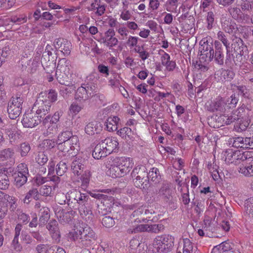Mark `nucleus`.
Segmentation results:
<instances>
[{
	"instance_id": "f257e3e1",
	"label": "nucleus",
	"mask_w": 253,
	"mask_h": 253,
	"mask_svg": "<svg viewBox=\"0 0 253 253\" xmlns=\"http://www.w3.org/2000/svg\"><path fill=\"white\" fill-rule=\"evenodd\" d=\"M65 196L70 209L78 210L81 217L85 221L89 222L92 220L93 217L92 205L88 195L77 190H72L67 192Z\"/></svg>"
},
{
	"instance_id": "f03ea898",
	"label": "nucleus",
	"mask_w": 253,
	"mask_h": 253,
	"mask_svg": "<svg viewBox=\"0 0 253 253\" xmlns=\"http://www.w3.org/2000/svg\"><path fill=\"white\" fill-rule=\"evenodd\" d=\"M70 238L82 248L90 246L96 239L95 234L92 229L83 223L79 228H77L74 232L70 233Z\"/></svg>"
},
{
	"instance_id": "7ed1b4c3",
	"label": "nucleus",
	"mask_w": 253,
	"mask_h": 253,
	"mask_svg": "<svg viewBox=\"0 0 253 253\" xmlns=\"http://www.w3.org/2000/svg\"><path fill=\"white\" fill-rule=\"evenodd\" d=\"M70 238L82 248L90 246L96 239L95 234L92 229L83 223L79 228H77L74 232L70 233Z\"/></svg>"
},
{
	"instance_id": "20e7f679",
	"label": "nucleus",
	"mask_w": 253,
	"mask_h": 253,
	"mask_svg": "<svg viewBox=\"0 0 253 253\" xmlns=\"http://www.w3.org/2000/svg\"><path fill=\"white\" fill-rule=\"evenodd\" d=\"M131 175L134 185L142 190H146L149 186L148 172L143 166H137L132 170Z\"/></svg>"
},
{
	"instance_id": "39448f33",
	"label": "nucleus",
	"mask_w": 253,
	"mask_h": 253,
	"mask_svg": "<svg viewBox=\"0 0 253 253\" xmlns=\"http://www.w3.org/2000/svg\"><path fill=\"white\" fill-rule=\"evenodd\" d=\"M50 108V101L47 98H44V95L41 93L35 102L32 111H35L41 119L42 116L45 117L49 112Z\"/></svg>"
},
{
	"instance_id": "423d86ee",
	"label": "nucleus",
	"mask_w": 253,
	"mask_h": 253,
	"mask_svg": "<svg viewBox=\"0 0 253 253\" xmlns=\"http://www.w3.org/2000/svg\"><path fill=\"white\" fill-rule=\"evenodd\" d=\"M96 87L93 83H86L79 87L75 94V99L78 100H86L95 94Z\"/></svg>"
},
{
	"instance_id": "0eeeda50",
	"label": "nucleus",
	"mask_w": 253,
	"mask_h": 253,
	"mask_svg": "<svg viewBox=\"0 0 253 253\" xmlns=\"http://www.w3.org/2000/svg\"><path fill=\"white\" fill-rule=\"evenodd\" d=\"M23 98L20 96L12 97L7 106V112L9 117L12 120L16 119L21 113Z\"/></svg>"
},
{
	"instance_id": "6e6552de",
	"label": "nucleus",
	"mask_w": 253,
	"mask_h": 253,
	"mask_svg": "<svg viewBox=\"0 0 253 253\" xmlns=\"http://www.w3.org/2000/svg\"><path fill=\"white\" fill-rule=\"evenodd\" d=\"M58 149L63 152L65 155L72 154L75 150L78 151L79 147V140L78 137H73L69 141L57 142Z\"/></svg>"
},
{
	"instance_id": "1a4fd4ad",
	"label": "nucleus",
	"mask_w": 253,
	"mask_h": 253,
	"mask_svg": "<svg viewBox=\"0 0 253 253\" xmlns=\"http://www.w3.org/2000/svg\"><path fill=\"white\" fill-rule=\"evenodd\" d=\"M245 154L247 158L245 160H242L244 163L239 168L238 171L245 176H253V156L251 152H246Z\"/></svg>"
},
{
	"instance_id": "9d476101",
	"label": "nucleus",
	"mask_w": 253,
	"mask_h": 253,
	"mask_svg": "<svg viewBox=\"0 0 253 253\" xmlns=\"http://www.w3.org/2000/svg\"><path fill=\"white\" fill-rule=\"evenodd\" d=\"M215 51L214 54V61L216 64L220 65H225L227 67V50H226V55H224V50L221 43L218 41L214 42Z\"/></svg>"
},
{
	"instance_id": "9b49d317",
	"label": "nucleus",
	"mask_w": 253,
	"mask_h": 253,
	"mask_svg": "<svg viewBox=\"0 0 253 253\" xmlns=\"http://www.w3.org/2000/svg\"><path fill=\"white\" fill-rule=\"evenodd\" d=\"M173 238L169 235H165L161 237L155 245V248L158 252L167 253L173 246Z\"/></svg>"
},
{
	"instance_id": "f8f14e48",
	"label": "nucleus",
	"mask_w": 253,
	"mask_h": 253,
	"mask_svg": "<svg viewBox=\"0 0 253 253\" xmlns=\"http://www.w3.org/2000/svg\"><path fill=\"white\" fill-rule=\"evenodd\" d=\"M42 122L39 116L33 113L25 114L21 121L24 127L32 128L39 125Z\"/></svg>"
},
{
	"instance_id": "ddd939ff",
	"label": "nucleus",
	"mask_w": 253,
	"mask_h": 253,
	"mask_svg": "<svg viewBox=\"0 0 253 253\" xmlns=\"http://www.w3.org/2000/svg\"><path fill=\"white\" fill-rule=\"evenodd\" d=\"M248 52H235L234 55L229 49L227 51V67L232 68L234 65L240 66L242 64L243 60V56L244 54Z\"/></svg>"
},
{
	"instance_id": "4468645a",
	"label": "nucleus",
	"mask_w": 253,
	"mask_h": 253,
	"mask_svg": "<svg viewBox=\"0 0 253 253\" xmlns=\"http://www.w3.org/2000/svg\"><path fill=\"white\" fill-rule=\"evenodd\" d=\"M232 146L236 148L253 149V137L233 138Z\"/></svg>"
},
{
	"instance_id": "2eb2a0df",
	"label": "nucleus",
	"mask_w": 253,
	"mask_h": 253,
	"mask_svg": "<svg viewBox=\"0 0 253 253\" xmlns=\"http://www.w3.org/2000/svg\"><path fill=\"white\" fill-rule=\"evenodd\" d=\"M100 142L108 155L112 152H116L119 149V143L118 139L115 137H107Z\"/></svg>"
},
{
	"instance_id": "dca6fc26",
	"label": "nucleus",
	"mask_w": 253,
	"mask_h": 253,
	"mask_svg": "<svg viewBox=\"0 0 253 253\" xmlns=\"http://www.w3.org/2000/svg\"><path fill=\"white\" fill-rule=\"evenodd\" d=\"M159 194L163 196L164 201L169 205L174 204L175 200L173 197V192L168 183H164L159 190Z\"/></svg>"
},
{
	"instance_id": "f3484780",
	"label": "nucleus",
	"mask_w": 253,
	"mask_h": 253,
	"mask_svg": "<svg viewBox=\"0 0 253 253\" xmlns=\"http://www.w3.org/2000/svg\"><path fill=\"white\" fill-rule=\"evenodd\" d=\"M227 103L225 99L222 97H218L213 101L207 106L208 110L211 112L219 111L224 112L226 110Z\"/></svg>"
},
{
	"instance_id": "a211bd4d",
	"label": "nucleus",
	"mask_w": 253,
	"mask_h": 253,
	"mask_svg": "<svg viewBox=\"0 0 253 253\" xmlns=\"http://www.w3.org/2000/svg\"><path fill=\"white\" fill-rule=\"evenodd\" d=\"M116 164L118 165L122 170V174H126L132 169L133 163L129 158L120 157L116 159Z\"/></svg>"
},
{
	"instance_id": "6ab92c4d",
	"label": "nucleus",
	"mask_w": 253,
	"mask_h": 253,
	"mask_svg": "<svg viewBox=\"0 0 253 253\" xmlns=\"http://www.w3.org/2000/svg\"><path fill=\"white\" fill-rule=\"evenodd\" d=\"M231 41V47L234 52H248L247 46L240 38L233 36Z\"/></svg>"
},
{
	"instance_id": "aec40b11",
	"label": "nucleus",
	"mask_w": 253,
	"mask_h": 253,
	"mask_svg": "<svg viewBox=\"0 0 253 253\" xmlns=\"http://www.w3.org/2000/svg\"><path fill=\"white\" fill-rule=\"evenodd\" d=\"M65 128L63 130L58 136L57 141L58 142L60 141H69L73 137H78L77 135H73L71 130V121H67L65 122Z\"/></svg>"
},
{
	"instance_id": "412c9836",
	"label": "nucleus",
	"mask_w": 253,
	"mask_h": 253,
	"mask_svg": "<svg viewBox=\"0 0 253 253\" xmlns=\"http://www.w3.org/2000/svg\"><path fill=\"white\" fill-rule=\"evenodd\" d=\"M55 47L58 48L65 55H68L70 53L71 43L67 40L62 38L56 39L54 42Z\"/></svg>"
},
{
	"instance_id": "4be33fe9",
	"label": "nucleus",
	"mask_w": 253,
	"mask_h": 253,
	"mask_svg": "<svg viewBox=\"0 0 253 253\" xmlns=\"http://www.w3.org/2000/svg\"><path fill=\"white\" fill-rule=\"evenodd\" d=\"M46 228L49 231L53 239L59 241L60 234L58 222L55 219H51L46 225Z\"/></svg>"
},
{
	"instance_id": "5701e85b",
	"label": "nucleus",
	"mask_w": 253,
	"mask_h": 253,
	"mask_svg": "<svg viewBox=\"0 0 253 253\" xmlns=\"http://www.w3.org/2000/svg\"><path fill=\"white\" fill-rule=\"evenodd\" d=\"M102 127L100 124L96 121L88 123L84 128L86 133L90 135L98 134L100 133Z\"/></svg>"
},
{
	"instance_id": "b1692460",
	"label": "nucleus",
	"mask_w": 253,
	"mask_h": 253,
	"mask_svg": "<svg viewBox=\"0 0 253 253\" xmlns=\"http://www.w3.org/2000/svg\"><path fill=\"white\" fill-rule=\"evenodd\" d=\"M120 119L117 116L109 117L105 122L107 130L109 131H114L117 130Z\"/></svg>"
},
{
	"instance_id": "393cba45",
	"label": "nucleus",
	"mask_w": 253,
	"mask_h": 253,
	"mask_svg": "<svg viewBox=\"0 0 253 253\" xmlns=\"http://www.w3.org/2000/svg\"><path fill=\"white\" fill-rule=\"evenodd\" d=\"M201 53H204L207 51H213V41L210 37H206L202 40L200 42Z\"/></svg>"
},
{
	"instance_id": "a878e982",
	"label": "nucleus",
	"mask_w": 253,
	"mask_h": 253,
	"mask_svg": "<svg viewBox=\"0 0 253 253\" xmlns=\"http://www.w3.org/2000/svg\"><path fill=\"white\" fill-rule=\"evenodd\" d=\"M38 215L39 216V226H42L45 225L50 218L49 209L45 207L40 209Z\"/></svg>"
},
{
	"instance_id": "bb28decb",
	"label": "nucleus",
	"mask_w": 253,
	"mask_h": 253,
	"mask_svg": "<svg viewBox=\"0 0 253 253\" xmlns=\"http://www.w3.org/2000/svg\"><path fill=\"white\" fill-rule=\"evenodd\" d=\"M82 159L76 158L71 164V170L75 175H80L83 171L84 165L82 164Z\"/></svg>"
},
{
	"instance_id": "cd10ccee",
	"label": "nucleus",
	"mask_w": 253,
	"mask_h": 253,
	"mask_svg": "<svg viewBox=\"0 0 253 253\" xmlns=\"http://www.w3.org/2000/svg\"><path fill=\"white\" fill-rule=\"evenodd\" d=\"M108 155V153H107L106 151L105 150V148L101 144V142L96 145L92 154L93 157L97 160L101 159L102 157H105Z\"/></svg>"
},
{
	"instance_id": "c85d7f7f",
	"label": "nucleus",
	"mask_w": 253,
	"mask_h": 253,
	"mask_svg": "<svg viewBox=\"0 0 253 253\" xmlns=\"http://www.w3.org/2000/svg\"><path fill=\"white\" fill-rule=\"evenodd\" d=\"M46 57L48 56L42 58L41 63L47 74H52L54 71L56 63L53 60H47Z\"/></svg>"
},
{
	"instance_id": "c756f323",
	"label": "nucleus",
	"mask_w": 253,
	"mask_h": 253,
	"mask_svg": "<svg viewBox=\"0 0 253 253\" xmlns=\"http://www.w3.org/2000/svg\"><path fill=\"white\" fill-rule=\"evenodd\" d=\"M70 61L66 58L60 59L58 62L56 71L70 73Z\"/></svg>"
},
{
	"instance_id": "7c9ffc66",
	"label": "nucleus",
	"mask_w": 253,
	"mask_h": 253,
	"mask_svg": "<svg viewBox=\"0 0 253 253\" xmlns=\"http://www.w3.org/2000/svg\"><path fill=\"white\" fill-rule=\"evenodd\" d=\"M239 116L240 119L237 121L234 128L237 132H242L247 129L250 125V122L248 120L241 118V115Z\"/></svg>"
},
{
	"instance_id": "2f4dec72",
	"label": "nucleus",
	"mask_w": 253,
	"mask_h": 253,
	"mask_svg": "<svg viewBox=\"0 0 253 253\" xmlns=\"http://www.w3.org/2000/svg\"><path fill=\"white\" fill-rule=\"evenodd\" d=\"M70 73H65L60 71H56V77L58 82L61 84L65 85H69L71 84V82L69 80V76Z\"/></svg>"
},
{
	"instance_id": "473e14b6",
	"label": "nucleus",
	"mask_w": 253,
	"mask_h": 253,
	"mask_svg": "<svg viewBox=\"0 0 253 253\" xmlns=\"http://www.w3.org/2000/svg\"><path fill=\"white\" fill-rule=\"evenodd\" d=\"M227 155L226 159H228L229 160H233V162L234 160H245L247 158V155L245 152L243 153H240V151H234L233 152L232 150H229L226 152Z\"/></svg>"
},
{
	"instance_id": "72a5a7b5",
	"label": "nucleus",
	"mask_w": 253,
	"mask_h": 253,
	"mask_svg": "<svg viewBox=\"0 0 253 253\" xmlns=\"http://www.w3.org/2000/svg\"><path fill=\"white\" fill-rule=\"evenodd\" d=\"M236 3L241 6L243 11L253 12V0H236Z\"/></svg>"
},
{
	"instance_id": "f704fd0d",
	"label": "nucleus",
	"mask_w": 253,
	"mask_h": 253,
	"mask_svg": "<svg viewBox=\"0 0 253 253\" xmlns=\"http://www.w3.org/2000/svg\"><path fill=\"white\" fill-rule=\"evenodd\" d=\"M222 27L223 30L230 34H236L238 31L237 25L234 22L225 20L222 23Z\"/></svg>"
},
{
	"instance_id": "c9c22d12",
	"label": "nucleus",
	"mask_w": 253,
	"mask_h": 253,
	"mask_svg": "<svg viewBox=\"0 0 253 253\" xmlns=\"http://www.w3.org/2000/svg\"><path fill=\"white\" fill-rule=\"evenodd\" d=\"M3 130L5 134L7 136L11 143L15 142L17 139L19 138L20 134L12 130V127L11 126L5 127V129Z\"/></svg>"
},
{
	"instance_id": "e433bc0d",
	"label": "nucleus",
	"mask_w": 253,
	"mask_h": 253,
	"mask_svg": "<svg viewBox=\"0 0 253 253\" xmlns=\"http://www.w3.org/2000/svg\"><path fill=\"white\" fill-rule=\"evenodd\" d=\"M117 133L122 138L126 140L131 139L133 134L131 129L126 126L120 128L117 131Z\"/></svg>"
},
{
	"instance_id": "4c0bfd02",
	"label": "nucleus",
	"mask_w": 253,
	"mask_h": 253,
	"mask_svg": "<svg viewBox=\"0 0 253 253\" xmlns=\"http://www.w3.org/2000/svg\"><path fill=\"white\" fill-rule=\"evenodd\" d=\"M228 11L234 19L239 21L244 20V14L239 8L230 7L228 9Z\"/></svg>"
},
{
	"instance_id": "58836bf2",
	"label": "nucleus",
	"mask_w": 253,
	"mask_h": 253,
	"mask_svg": "<svg viewBox=\"0 0 253 253\" xmlns=\"http://www.w3.org/2000/svg\"><path fill=\"white\" fill-rule=\"evenodd\" d=\"M13 175L14 178L15 184L17 187H21L27 181L28 175L19 173H14Z\"/></svg>"
},
{
	"instance_id": "ea45409f",
	"label": "nucleus",
	"mask_w": 253,
	"mask_h": 253,
	"mask_svg": "<svg viewBox=\"0 0 253 253\" xmlns=\"http://www.w3.org/2000/svg\"><path fill=\"white\" fill-rule=\"evenodd\" d=\"M232 245L233 244L230 243L227 241H225L223 242L220 244L215 246L213 250L214 251L216 250H218L220 253L229 252L230 250H232Z\"/></svg>"
},
{
	"instance_id": "a19ab883",
	"label": "nucleus",
	"mask_w": 253,
	"mask_h": 253,
	"mask_svg": "<svg viewBox=\"0 0 253 253\" xmlns=\"http://www.w3.org/2000/svg\"><path fill=\"white\" fill-rule=\"evenodd\" d=\"M0 153L1 161L13 159L15 154L14 150L10 148L2 150L0 151Z\"/></svg>"
},
{
	"instance_id": "79ce46f5",
	"label": "nucleus",
	"mask_w": 253,
	"mask_h": 253,
	"mask_svg": "<svg viewBox=\"0 0 253 253\" xmlns=\"http://www.w3.org/2000/svg\"><path fill=\"white\" fill-rule=\"evenodd\" d=\"M253 71V65L251 63L245 61L239 66V72L241 74H245Z\"/></svg>"
},
{
	"instance_id": "37998d69",
	"label": "nucleus",
	"mask_w": 253,
	"mask_h": 253,
	"mask_svg": "<svg viewBox=\"0 0 253 253\" xmlns=\"http://www.w3.org/2000/svg\"><path fill=\"white\" fill-rule=\"evenodd\" d=\"M148 180L149 178L151 179L152 181L156 183L159 182L161 179V175L160 174L159 170L157 168H153L148 173Z\"/></svg>"
},
{
	"instance_id": "c03bdc74",
	"label": "nucleus",
	"mask_w": 253,
	"mask_h": 253,
	"mask_svg": "<svg viewBox=\"0 0 253 253\" xmlns=\"http://www.w3.org/2000/svg\"><path fill=\"white\" fill-rule=\"evenodd\" d=\"M31 150L30 144L28 142L21 143L18 148V151L20 152L21 157H26Z\"/></svg>"
},
{
	"instance_id": "a18cd8bd",
	"label": "nucleus",
	"mask_w": 253,
	"mask_h": 253,
	"mask_svg": "<svg viewBox=\"0 0 253 253\" xmlns=\"http://www.w3.org/2000/svg\"><path fill=\"white\" fill-rule=\"evenodd\" d=\"M109 172L112 177H122L125 175L122 174V170L117 164L111 166L109 169Z\"/></svg>"
},
{
	"instance_id": "49530a36",
	"label": "nucleus",
	"mask_w": 253,
	"mask_h": 253,
	"mask_svg": "<svg viewBox=\"0 0 253 253\" xmlns=\"http://www.w3.org/2000/svg\"><path fill=\"white\" fill-rule=\"evenodd\" d=\"M53 248L47 244H39L36 247V253H52Z\"/></svg>"
},
{
	"instance_id": "de8ad7c7",
	"label": "nucleus",
	"mask_w": 253,
	"mask_h": 253,
	"mask_svg": "<svg viewBox=\"0 0 253 253\" xmlns=\"http://www.w3.org/2000/svg\"><path fill=\"white\" fill-rule=\"evenodd\" d=\"M214 51H207L204 53H201L199 57L200 61L203 62L209 63L213 59Z\"/></svg>"
},
{
	"instance_id": "09e8293b",
	"label": "nucleus",
	"mask_w": 253,
	"mask_h": 253,
	"mask_svg": "<svg viewBox=\"0 0 253 253\" xmlns=\"http://www.w3.org/2000/svg\"><path fill=\"white\" fill-rule=\"evenodd\" d=\"M68 169V166L64 161H60L57 165L56 171L59 176L63 175Z\"/></svg>"
},
{
	"instance_id": "8fccbe9b",
	"label": "nucleus",
	"mask_w": 253,
	"mask_h": 253,
	"mask_svg": "<svg viewBox=\"0 0 253 253\" xmlns=\"http://www.w3.org/2000/svg\"><path fill=\"white\" fill-rule=\"evenodd\" d=\"M9 185L8 177L5 173H0V189L5 190Z\"/></svg>"
},
{
	"instance_id": "3c124183",
	"label": "nucleus",
	"mask_w": 253,
	"mask_h": 253,
	"mask_svg": "<svg viewBox=\"0 0 253 253\" xmlns=\"http://www.w3.org/2000/svg\"><path fill=\"white\" fill-rule=\"evenodd\" d=\"M236 87V93L238 95H240L245 98H248L249 97V91L245 85H239L237 86Z\"/></svg>"
},
{
	"instance_id": "603ef678",
	"label": "nucleus",
	"mask_w": 253,
	"mask_h": 253,
	"mask_svg": "<svg viewBox=\"0 0 253 253\" xmlns=\"http://www.w3.org/2000/svg\"><path fill=\"white\" fill-rule=\"evenodd\" d=\"M91 174L90 171H85L84 173L82 175L81 180L82 184L81 187L83 189H85L87 187L90 181V177Z\"/></svg>"
},
{
	"instance_id": "864d4df0",
	"label": "nucleus",
	"mask_w": 253,
	"mask_h": 253,
	"mask_svg": "<svg viewBox=\"0 0 253 253\" xmlns=\"http://www.w3.org/2000/svg\"><path fill=\"white\" fill-rule=\"evenodd\" d=\"M36 162L40 165H43L48 161V157L44 152H39L36 157Z\"/></svg>"
},
{
	"instance_id": "5fc2aeb1",
	"label": "nucleus",
	"mask_w": 253,
	"mask_h": 253,
	"mask_svg": "<svg viewBox=\"0 0 253 253\" xmlns=\"http://www.w3.org/2000/svg\"><path fill=\"white\" fill-rule=\"evenodd\" d=\"M245 207L247 213L251 214L253 218V197L249 198L246 201Z\"/></svg>"
},
{
	"instance_id": "6e6d98bb",
	"label": "nucleus",
	"mask_w": 253,
	"mask_h": 253,
	"mask_svg": "<svg viewBox=\"0 0 253 253\" xmlns=\"http://www.w3.org/2000/svg\"><path fill=\"white\" fill-rule=\"evenodd\" d=\"M238 98L236 97L235 93L232 94L226 101V107L228 108H234L236 107L238 102Z\"/></svg>"
},
{
	"instance_id": "4d7b16f0",
	"label": "nucleus",
	"mask_w": 253,
	"mask_h": 253,
	"mask_svg": "<svg viewBox=\"0 0 253 253\" xmlns=\"http://www.w3.org/2000/svg\"><path fill=\"white\" fill-rule=\"evenodd\" d=\"M164 229V225L161 223L149 225V232L158 233L160 232L163 231Z\"/></svg>"
},
{
	"instance_id": "13d9d810",
	"label": "nucleus",
	"mask_w": 253,
	"mask_h": 253,
	"mask_svg": "<svg viewBox=\"0 0 253 253\" xmlns=\"http://www.w3.org/2000/svg\"><path fill=\"white\" fill-rule=\"evenodd\" d=\"M217 36L218 39L220 41L222 42L223 44L225 46L226 50H227V51L230 48V43L223 32L219 31Z\"/></svg>"
},
{
	"instance_id": "bf43d9fd",
	"label": "nucleus",
	"mask_w": 253,
	"mask_h": 253,
	"mask_svg": "<svg viewBox=\"0 0 253 253\" xmlns=\"http://www.w3.org/2000/svg\"><path fill=\"white\" fill-rule=\"evenodd\" d=\"M39 191L41 196L44 197L51 196L52 188L50 186L43 185L40 187Z\"/></svg>"
},
{
	"instance_id": "052dcab7",
	"label": "nucleus",
	"mask_w": 253,
	"mask_h": 253,
	"mask_svg": "<svg viewBox=\"0 0 253 253\" xmlns=\"http://www.w3.org/2000/svg\"><path fill=\"white\" fill-rule=\"evenodd\" d=\"M183 253H191L193 250L192 243L189 239H183Z\"/></svg>"
},
{
	"instance_id": "680f3d73",
	"label": "nucleus",
	"mask_w": 253,
	"mask_h": 253,
	"mask_svg": "<svg viewBox=\"0 0 253 253\" xmlns=\"http://www.w3.org/2000/svg\"><path fill=\"white\" fill-rule=\"evenodd\" d=\"M102 223L106 227L110 228L115 224V221L113 217L110 216H105L102 219Z\"/></svg>"
},
{
	"instance_id": "e2e57ef3",
	"label": "nucleus",
	"mask_w": 253,
	"mask_h": 253,
	"mask_svg": "<svg viewBox=\"0 0 253 253\" xmlns=\"http://www.w3.org/2000/svg\"><path fill=\"white\" fill-rule=\"evenodd\" d=\"M140 243L137 239H132L129 242V251L131 253H136L137 249L139 247Z\"/></svg>"
},
{
	"instance_id": "0e129e2a",
	"label": "nucleus",
	"mask_w": 253,
	"mask_h": 253,
	"mask_svg": "<svg viewBox=\"0 0 253 253\" xmlns=\"http://www.w3.org/2000/svg\"><path fill=\"white\" fill-rule=\"evenodd\" d=\"M16 214L18 215L19 220L21 221L23 223H27L29 221V216L24 213L20 210H17Z\"/></svg>"
},
{
	"instance_id": "69168bd1",
	"label": "nucleus",
	"mask_w": 253,
	"mask_h": 253,
	"mask_svg": "<svg viewBox=\"0 0 253 253\" xmlns=\"http://www.w3.org/2000/svg\"><path fill=\"white\" fill-rule=\"evenodd\" d=\"M74 212H75L72 210L70 211L64 213L63 215L62 219H61V222L64 223H69L73 218Z\"/></svg>"
},
{
	"instance_id": "338daca9",
	"label": "nucleus",
	"mask_w": 253,
	"mask_h": 253,
	"mask_svg": "<svg viewBox=\"0 0 253 253\" xmlns=\"http://www.w3.org/2000/svg\"><path fill=\"white\" fill-rule=\"evenodd\" d=\"M44 98H47L50 101V103L57 100V93L53 90H50L48 94H44Z\"/></svg>"
},
{
	"instance_id": "774afa93",
	"label": "nucleus",
	"mask_w": 253,
	"mask_h": 253,
	"mask_svg": "<svg viewBox=\"0 0 253 253\" xmlns=\"http://www.w3.org/2000/svg\"><path fill=\"white\" fill-rule=\"evenodd\" d=\"M17 170L15 173L23 174L24 175H29V171L27 165L25 164H20L17 166Z\"/></svg>"
}]
</instances>
